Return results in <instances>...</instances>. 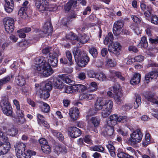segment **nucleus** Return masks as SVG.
Returning <instances> with one entry per match:
<instances>
[{
    "label": "nucleus",
    "instance_id": "obj_40",
    "mask_svg": "<svg viewBox=\"0 0 158 158\" xmlns=\"http://www.w3.org/2000/svg\"><path fill=\"white\" fill-rule=\"evenodd\" d=\"M75 2L73 0H69L64 6V10L66 12L69 11L71 9L72 6Z\"/></svg>",
    "mask_w": 158,
    "mask_h": 158
},
{
    "label": "nucleus",
    "instance_id": "obj_55",
    "mask_svg": "<svg viewBox=\"0 0 158 158\" xmlns=\"http://www.w3.org/2000/svg\"><path fill=\"white\" fill-rule=\"evenodd\" d=\"M131 28L133 30L135 33L137 35L141 33V30H140V28L136 26L131 25Z\"/></svg>",
    "mask_w": 158,
    "mask_h": 158
},
{
    "label": "nucleus",
    "instance_id": "obj_52",
    "mask_svg": "<svg viewBox=\"0 0 158 158\" xmlns=\"http://www.w3.org/2000/svg\"><path fill=\"white\" fill-rule=\"evenodd\" d=\"M106 65L110 67H113L116 65V62L112 59L108 58L106 60Z\"/></svg>",
    "mask_w": 158,
    "mask_h": 158
},
{
    "label": "nucleus",
    "instance_id": "obj_15",
    "mask_svg": "<svg viewBox=\"0 0 158 158\" xmlns=\"http://www.w3.org/2000/svg\"><path fill=\"white\" fill-rule=\"evenodd\" d=\"M26 149V146L24 143L19 142L17 143L15 150L16 151V154L18 158L21 156Z\"/></svg>",
    "mask_w": 158,
    "mask_h": 158
},
{
    "label": "nucleus",
    "instance_id": "obj_43",
    "mask_svg": "<svg viewBox=\"0 0 158 158\" xmlns=\"http://www.w3.org/2000/svg\"><path fill=\"white\" fill-rule=\"evenodd\" d=\"M141 103V97L139 95H135V102L134 103V107L135 109L137 108Z\"/></svg>",
    "mask_w": 158,
    "mask_h": 158
},
{
    "label": "nucleus",
    "instance_id": "obj_25",
    "mask_svg": "<svg viewBox=\"0 0 158 158\" xmlns=\"http://www.w3.org/2000/svg\"><path fill=\"white\" fill-rule=\"evenodd\" d=\"M15 82L18 86H23L26 84V79L24 77L19 75L16 77Z\"/></svg>",
    "mask_w": 158,
    "mask_h": 158
},
{
    "label": "nucleus",
    "instance_id": "obj_39",
    "mask_svg": "<svg viewBox=\"0 0 158 158\" xmlns=\"http://www.w3.org/2000/svg\"><path fill=\"white\" fill-rule=\"evenodd\" d=\"M42 103L43 105L40 108L41 111L46 113L48 112L50 110L49 106L46 103L43 102Z\"/></svg>",
    "mask_w": 158,
    "mask_h": 158
},
{
    "label": "nucleus",
    "instance_id": "obj_51",
    "mask_svg": "<svg viewBox=\"0 0 158 158\" xmlns=\"http://www.w3.org/2000/svg\"><path fill=\"white\" fill-rule=\"evenodd\" d=\"M102 109H103L102 112V115L103 118H106L110 114L111 111L104 108H103Z\"/></svg>",
    "mask_w": 158,
    "mask_h": 158
},
{
    "label": "nucleus",
    "instance_id": "obj_16",
    "mask_svg": "<svg viewBox=\"0 0 158 158\" xmlns=\"http://www.w3.org/2000/svg\"><path fill=\"white\" fill-rule=\"evenodd\" d=\"M79 110L76 107L71 108L69 111V114L71 120L73 121L76 120L78 117Z\"/></svg>",
    "mask_w": 158,
    "mask_h": 158
},
{
    "label": "nucleus",
    "instance_id": "obj_61",
    "mask_svg": "<svg viewBox=\"0 0 158 158\" xmlns=\"http://www.w3.org/2000/svg\"><path fill=\"white\" fill-rule=\"evenodd\" d=\"M151 22L155 24H158V17L156 15L152 16L151 19Z\"/></svg>",
    "mask_w": 158,
    "mask_h": 158
},
{
    "label": "nucleus",
    "instance_id": "obj_10",
    "mask_svg": "<svg viewBox=\"0 0 158 158\" xmlns=\"http://www.w3.org/2000/svg\"><path fill=\"white\" fill-rule=\"evenodd\" d=\"M81 131L77 127H70L68 129V133L69 136L71 138L75 139L81 136Z\"/></svg>",
    "mask_w": 158,
    "mask_h": 158
},
{
    "label": "nucleus",
    "instance_id": "obj_47",
    "mask_svg": "<svg viewBox=\"0 0 158 158\" xmlns=\"http://www.w3.org/2000/svg\"><path fill=\"white\" fill-rule=\"evenodd\" d=\"M112 74L114 76L116 77L122 81L125 80V78L122 76V73L120 72L114 71L112 72Z\"/></svg>",
    "mask_w": 158,
    "mask_h": 158
},
{
    "label": "nucleus",
    "instance_id": "obj_64",
    "mask_svg": "<svg viewBox=\"0 0 158 158\" xmlns=\"http://www.w3.org/2000/svg\"><path fill=\"white\" fill-rule=\"evenodd\" d=\"M141 157L142 158H156V156L153 153L150 155V156L146 154L142 155Z\"/></svg>",
    "mask_w": 158,
    "mask_h": 158
},
{
    "label": "nucleus",
    "instance_id": "obj_12",
    "mask_svg": "<svg viewBox=\"0 0 158 158\" xmlns=\"http://www.w3.org/2000/svg\"><path fill=\"white\" fill-rule=\"evenodd\" d=\"M10 144L9 142L6 141H0V155L6 154L10 148Z\"/></svg>",
    "mask_w": 158,
    "mask_h": 158
},
{
    "label": "nucleus",
    "instance_id": "obj_5",
    "mask_svg": "<svg viewBox=\"0 0 158 158\" xmlns=\"http://www.w3.org/2000/svg\"><path fill=\"white\" fill-rule=\"evenodd\" d=\"M0 106L3 114L7 116H12L13 109L8 100L5 98H3L0 102Z\"/></svg>",
    "mask_w": 158,
    "mask_h": 158
},
{
    "label": "nucleus",
    "instance_id": "obj_45",
    "mask_svg": "<svg viewBox=\"0 0 158 158\" xmlns=\"http://www.w3.org/2000/svg\"><path fill=\"white\" fill-rule=\"evenodd\" d=\"M75 91L73 89V86H65L64 87V92L68 94H71L74 93Z\"/></svg>",
    "mask_w": 158,
    "mask_h": 158
},
{
    "label": "nucleus",
    "instance_id": "obj_49",
    "mask_svg": "<svg viewBox=\"0 0 158 158\" xmlns=\"http://www.w3.org/2000/svg\"><path fill=\"white\" fill-rule=\"evenodd\" d=\"M8 139L7 134L0 130V141H6Z\"/></svg>",
    "mask_w": 158,
    "mask_h": 158
},
{
    "label": "nucleus",
    "instance_id": "obj_3",
    "mask_svg": "<svg viewBox=\"0 0 158 158\" xmlns=\"http://www.w3.org/2000/svg\"><path fill=\"white\" fill-rule=\"evenodd\" d=\"M113 40H103V43L105 45H108V50L109 52L118 56L120 54L122 47L119 43H114Z\"/></svg>",
    "mask_w": 158,
    "mask_h": 158
},
{
    "label": "nucleus",
    "instance_id": "obj_34",
    "mask_svg": "<svg viewBox=\"0 0 158 158\" xmlns=\"http://www.w3.org/2000/svg\"><path fill=\"white\" fill-rule=\"evenodd\" d=\"M68 75L64 74L60 75V77L62 80L63 82L67 84H69L72 82V80Z\"/></svg>",
    "mask_w": 158,
    "mask_h": 158
},
{
    "label": "nucleus",
    "instance_id": "obj_32",
    "mask_svg": "<svg viewBox=\"0 0 158 158\" xmlns=\"http://www.w3.org/2000/svg\"><path fill=\"white\" fill-rule=\"evenodd\" d=\"M52 84L50 78L46 81L43 89L50 91L52 88Z\"/></svg>",
    "mask_w": 158,
    "mask_h": 158
},
{
    "label": "nucleus",
    "instance_id": "obj_35",
    "mask_svg": "<svg viewBox=\"0 0 158 158\" xmlns=\"http://www.w3.org/2000/svg\"><path fill=\"white\" fill-rule=\"evenodd\" d=\"M73 45L77 44L78 47H81L85 43L88 42V40H70Z\"/></svg>",
    "mask_w": 158,
    "mask_h": 158
},
{
    "label": "nucleus",
    "instance_id": "obj_57",
    "mask_svg": "<svg viewBox=\"0 0 158 158\" xmlns=\"http://www.w3.org/2000/svg\"><path fill=\"white\" fill-rule=\"evenodd\" d=\"M51 50L52 48L51 47L48 46L42 50V53L45 55H47L48 54H49H49L52 53L50 52L51 51Z\"/></svg>",
    "mask_w": 158,
    "mask_h": 158
},
{
    "label": "nucleus",
    "instance_id": "obj_42",
    "mask_svg": "<svg viewBox=\"0 0 158 158\" xmlns=\"http://www.w3.org/2000/svg\"><path fill=\"white\" fill-rule=\"evenodd\" d=\"M7 132L10 135L14 136L18 134V129L16 128L12 127L10 129H8Z\"/></svg>",
    "mask_w": 158,
    "mask_h": 158
},
{
    "label": "nucleus",
    "instance_id": "obj_29",
    "mask_svg": "<svg viewBox=\"0 0 158 158\" xmlns=\"http://www.w3.org/2000/svg\"><path fill=\"white\" fill-rule=\"evenodd\" d=\"M49 91L40 89L39 91L40 98L44 99L48 98L50 96Z\"/></svg>",
    "mask_w": 158,
    "mask_h": 158
},
{
    "label": "nucleus",
    "instance_id": "obj_23",
    "mask_svg": "<svg viewBox=\"0 0 158 158\" xmlns=\"http://www.w3.org/2000/svg\"><path fill=\"white\" fill-rule=\"evenodd\" d=\"M104 101L102 98H98L95 104V107L97 110H100L103 108Z\"/></svg>",
    "mask_w": 158,
    "mask_h": 158
},
{
    "label": "nucleus",
    "instance_id": "obj_53",
    "mask_svg": "<svg viewBox=\"0 0 158 158\" xmlns=\"http://www.w3.org/2000/svg\"><path fill=\"white\" fill-rule=\"evenodd\" d=\"M93 150L94 151L103 152L104 149V148L101 145H95L93 147Z\"/></svg>",
    "mask_w": 158,
    "mask_h": 158
},
{
    "label": "nucleus",
    "instance_id": "obj_62",
    "mask_svg": "<svg viewBox=\"0 0 158 158\" xmlns=\"http://www.w3.org/2000/svg\"><path fill=\"white\" fill-rule=\"evenodd\" d=\"M131 17L133 21L135 23L139 24L141 22V19L140 18L135 15H132Z\"/></svg>",
    "mask_w": 158,
    "mask_h": 158
},
{
    "label": "nucleus",
    "instance_id": "obj_4",
    "mask_svg": "<svg viewBox=\"0 0 158 158\" xmlns=\"http://www.w3.org/2000/svg\"><path fill=\"white\" fill-rule=\"evenodd\" d=\"M143 136V134L141 130L137 129L130 134V137L128 139L127 142L131 145H134L141 141Z\"/></svg>",
    "mask_w": 158,
    "mask_h": 158
},
{
    "label": "nucleus",
    "instance_id": "obj_2",
    "mask_svg": "<svg viewBox=\"0 0 158 158\" xmlns=\"http://www.w3.org/2000/svg\"><path fill=\"white\" fill-rule=\"evenodd\" d=\"M73 55L75 61L78 66L80 67H85L89 61V58L87 54L82 52L78 48L74 50Z\"/></svg>",
    "mask_w": 158,
    "mask_h": 158
},
{
    "label": "nucleus",
    "instance_id": "obj_59",
    "mask_svg": "<svg viewBox=\"0 0 158 158\" xmlns=\"http://www.w3.org/2000/svg\"><path fill=\"white\" fill-rule=\"evenodd\" d=\"M128 119L126 116H119L118 122L122 123H126L127 122Z\"/></svg>",
    "mask_w": 158,
    "mask_h": 158
},
{
    "label": "nucleus",
    "instance_id": "obj_6",
    "mask_svg": "<svg viewBox=\"0 0 158 158\" xmlns=\"http://www.w3.org/2000/svg\"><path fill=\"white\" fill-rule=\"evenodd\" d=\"M3 23L6 31L8 33H11L14 30V20L11 18H6L3 19Z\"/></svg>",
    "mask_w": 158,
    "mask_h": 158
},
{
    "label": "nucleus",
    "instance_id": "obj_1",
    "mask_svg": "<svg viewBox=\"0 0 158 158\" xmlns=\"http://www.w3.org/2000/svg\"><path fill=\"white\" fill-rule=\"evenodd\" d=\"M35 62L32 67L35 74L38 76L41 74L44 77H48L53 72L51 65L52 67L56 66L58 59L52 53H50L48 60L47 58L41 56L36 58Z\"/></svg>",
    "mask_w": 158,
    "mask_h": 158
},
{
    "label": "nucleus",
    "instance_id": "obj_41",
    "mask_svg": "<svg viewBox=\"0 0 158 158\" xmlns=\"http://www.w3.org/2000/svg\"><path fill=\"white\" fill-rule=\"evenodd\" d=\"M41 148L42 151L45 154H48L51 152V149L50 147L47 144L44 146H41Z\"/></svg>",
    "mask_w": 158,
    "mask_h": 158
},
{
    "label": "nucleus",
    "instance_id": "obj_7",
    "mask_svg": "<svg viewBox=\"0 0 158 158\" xmlns=\"http://www.w3.org/2000/svg\"><path fill=\"white\" fill-rule=\"evenodd\" d=\"M52 31V27L50 21H47L44 24L43 32H42L44 33V34L39 33L38 34L37 38L40 39L42 38L43 37H44L49 35L51 34Z\"/></svg>",
    "mask_w": 158,
    "mask_h": 158
},
{
    "label": "nucleus",
    "instance_id": "obj_46",
    "mask_svg": "<svg viewBox=\"0 0 158 158\" xmlns=\"http://www.w3.org/2000/svg\"><path fill=\"white\" fill-rule=\"evenodd\" d=\"M89 52L94 58H96L97 57L98 52L96 48L94 47L91 48L89 49Z\"/></svg>",
    "mask_w": 158,
    "mask_h": 158
},
{
    "label": "nucleus",
    "instance_id": "obj_11",
    "mask_svg": "<svg viewBox=\"0 0 158 158\" xmlns=\"http://www.w3.org/2000/svg\"><path fill=\"white\" fill-rule=\"evenodd\" d=\"M50 80H51L52 85L55 89H61L64 86V83L60 77V75L59 78L52 77L50 78Z\"/></svg>",
    "mask_w": 158,
    "mask_h": 158
},
{
    "label": "nucleus",
    "instance_id": "obj_22",
    "mask_svg": "<svg viewBox=\"0 0 158 158\" xmlns=\"http://www.w3.org/2000/svg\"><path fill=\"white\" fill-rule=\"evenodd\" d=\"M109 118L110 120L107 121V124L109 125H115L117 123V122L119 119V117L117 114H113L110 115Z\"/></svg>",
    "mask_w": 158,
    "mask_h": 158
},
{
    "label": "nucleus",
    "instance_id": "obj_63",
    "mask_svg": "<svg viewBox=\"0 0 158 158\" xmlns=\"http://www.w3.org/2000/svg\"><path fill=\"white\" fill-rule=\"evenodd\" d=\"M134 59L135 62H140L143 60L144 57L141 55H139L135 56L134 58Z\"/></svg>",
    "mask_w": 158,
    "mask_h": 158
},
{
    "label": "nucleus",
    "instance_id": "obj_36",
    "mask_svg": "<svg viewBox=\"0 0 158 158\" xmlns=\"http://www.w3.org/2000/svg\"><path fill=\"white\" fill-rule=\"evenodd\" d=\"M80 97L81 99H85L86 100H90L94 99V97L93 94L84 93L81 95Z\"/></svg>",
    "mask_w": 158,
    "mask_h": 158
},
{
    "label": "nucleus",
    "instance_id": "obj_48",
    "mask_svg": "<svg viewBox=\"0 0 158 158\" xmlns=\"http://www.w3.org/2000/svg\"><path fill=\"white\" fill-rule=\"evenodd\" d=\"M28 41V40H22L18 43V45L20 48H25L29 44Z\"/></svg>",
    "mask_w": 158,
    "mask_h": 158
},
{
    "label": "nucleus",
    "instance_id": "obj_37",
    "mask_svg": "<svg viewBox=\"0 0 158 158\" xmlns=\"http://www.w3.org/2000/svg\"><path fill=\"white\" fill-rule=\"evenodd\" d=\"M95 78L100 81H104L106 80V77L105 75L102 72L96 73Z\"/></svg>",
    "mask_w": 158,
    "mask_h": 158
},
{
    "label": "nucleus",
    "instance_id": "obj_31",
    "mask_svg": "<svg viewBox=\"0 0 158 158\" xmlns=\"http://www.w3.org/2000/svg\"><path fill=\"white\" fill-rule=\"evenodd\" d=\"M27 9V7H22L19 11L18 15L22 18L24 19H26L27 16V14L26 13V11Z\"/></svg>",
    "mask_w": 158,
    "mask_h": 158
},
{
    "label": "nucleus",
    "instance_id": "obj_19",
    "mask_svg": "<svg viewBox=\"0 0 158 158\" xmlns=\"http://www.w3.org/2000/svg\"><path fill=\"white\" fill-rule=\"evenodd\" d=\"M117 156L119 158H134V155L130 152L125 153L123 151V150L119 148L118 150Z\"/></svg>",
    "mask_w": 158,
    "mask_h": 158
},
{
    "label": "nucleus",
    "instance_id": "obj_60",
    "mask_svg": "<svg viewBox=\"0 0 158 158\" xmlns=\"http://www.w3.org/2000/svg\"><path fill=\"white\" fill-rule=\"evenodd\" d=\"M132 107V104L131 103L126 104L122 107V109L125 111H128L131 109Z\"/></svg>",
    "mask_w": 158,
    "mask_h": 158
},
{
    "label": "nucleus",
    "instance_id": "obj_8",
    "mask_svg": "<svg viewBox=\"0 0 158 158\" xmlns=\"http://www.w3.org/2000/svg\"><path fill=\"white\" fill-rule=\"evenodd\" d=\"M65 55L66 57H64L60 59V63L64 64H67L69 66L73 65L74 64V60L71 52L69 50L66 51Z\"/></svg>",
    "mask_w": 158,
    "mask_h": 158
},
{
    "label": "nucleus",
    "instance_id": "obj_44",
    "mask_svg": "<svg viewBox=\"0 0 158 158\" xmlns=\"http://www.w3.org/2000/svg\"><path fill=\"white\" fill-rule=\"evenodd\" d=\"M95 113V110L94 108H90L89 110L86 113V119L88 120L89 118V117L94 115Z\"/></svg>",
    "mask_w": 158,
    "mask_h": 158
},
{
    "label": "nucleus",
    "instance_id": "obj_24",
    "mask_svg": "<svg viewBox=\"0 0 158 158\" xmlns=\"http://www.w3.org/2000/svg\"><path fill=\"white\" fill-rule=\"evenodd\" d=\"M141 77V75L139 73L135 74L130 81V83L132 85L139 84L140 81Z\"/></svg>",
    "mask_w": 158,
    "mask_h": 158
},
{
    "label": "nucleus",
    "instance_id": "obj_28",
    "mask_svg": "<svg viewBox=\"0 0 158 158\" xmlns=\"http://www.w3.org/2000/svg\"><path fill=\"white\" fill-rule=\"evenodd\" d=\"M73 86L75 92L76 93L83 92L86 88L85 86L81 84L74 85Z\"/></svg>",
    "mask_w": 158,
    "mask_h": 158
},
{
    "label": "nucleus",
    "instance_id": "obj_9",
    "mask_svg": "<svg viewBox=\"0 0 158 158\" xmlns=\"http://www.w3.org/2000/svg\"><path fill=\"white\" fill-rule=\"evenodd\" d=\"M123 25V20H118L114 23L113 28V33L114 35L118 36L121 34Z\"/></svg>",
    "mask_w": 158,
    "mask_h": 158
},
{
    "label": "nucleus",
    "instance_id": "obj_21",
    "mask_svg": "<svg viewBox=\"0 0 158 158\" xmlns=\"http://www.w3.org/2000/svg\"><path fill=\"white\" fill-rule=\"evenodd\" d=\"M36 152L35 151L26 149L19 158H30L32 156L36 155Z\"/></svg>",
    "mask_w": 158,
    "mask_h": 158
},
{
    "label": "nucleus",
    "instance_id": "obj_56",
    "mask_svg": "<svg viewBox=\"0 0 158 158\" xmlns=\"http://www.w3.org/2000/svg\"><path fill=\"white\" fill-rule=\"evenodd\" d=\"M66 38L67 40H77V38L76 35L74 33H71L66 35Z\"/></svg>",
    "mask_w": 158,
    "mask_h": 158
},
{
    "label": "nucleus",
    "instance_id": "obj_38",
    "mask_svg": "<svg viewBox=\"0 0 158 158\" xmlns=\"http://www.w3.org/2000/svg\"><path fill=\"white\" fill-rule=\"evenodd\" d=\"M150 43L152 44L154 48L152 49V51L155 53L158 52V40H149Z\"/></svg>",
    "mask_w": 158,
    "mask_h": 158
},
{
    "label": "nucleus",
    "instance_id": "obj_30",
    "mask_svg": "<svg viewBox=\"0 0 158 158\" xmlns=\"http://www.w3.org/2000/svg\"><path fill=\"white\" fill-rule=\"evenodd\" d=\"M51 131L54 136H56L60 141L63 142L64 138V136L62 133L60 132H58L56 130H53Z\"/></svg>",
    "mask_w": 158,
    "mask_h": 158
},
{
    "label": "nucleus",
    "instance_id": "obj_54",
    "mask_svg": "<svg viewBox=\"0 0 158 158\" xmlns=\"http://www.w3.org/2000/svg\"><path fill=\"white\" fill-rule=\"evenodd\" d=\"M96 74V73L93 70H89L87 71V74L90 78L95 77Z\"/></svg>",
    "mask_w": 158,
    "mask_h": 158
},
{
    "label": "nucleus",
    "instance_id": "obj_20",
    "mask_svg": "<svg viewBox=\"0 0 158 158\" xmlns=\"http://www.w3.org/2000/svg\"><path fill=\"white\" fill-rule=\"evenodd\" d=\"M145 98L148 101L153 104L158 105V97H156L154 94H148L145 95Z\"/></svg>",
    "mask_w": 158,
    "mask_h": 158
},
{
    "label": "nucleus",
    "instance_id": "obj_50",
    "mask_svg": "<svg viewBox=\"0 0 158 158\" xmlns=\"http://www.w3.org/2000/svg\"><path fill=\"white\" fill-rule=\"evenodd\" d=\"M37 121L38 124L40 125L42 124V122L45 120V118L42 115L40 114H37Z\"/></svg>",
    "mask_w": 158,
    "mask_h": 158
},
{
    "label": "nucleus",
    "instance_id": "obj_17",
    "mask_svg": "<svg viewBox=\"0 0 158 158\" xmlns=\"http://www.w3.org/2000/svg\"><path fill=\"white\" fill-rule=\"evenodd\" d=\"M5 3L4 8L5 11L8 13L11 12L14 9V1L13 0H4Z\"/></svg>",
    "mask_w": 158,
    "mask_h": 158
},
{
    "label": "nucleus",
    "instance_id": "obj_13",
    "mask_svg": "<svg viewBox=\"0 0 158 158\" xmlns=\"http://www.w3.org/2000/svg\"><path fill=\"white\" fill-rule=\"evenodd\" d=\"M158 77V72L154 70L148 72L145 74L144 80L145 82L149 83L153 79H156Z\"/></svg>",
    "mask_w": 158,
    "mask_h": 158
},
{
    "label": "nucleus",
    "instance_id": "obj_26",
    "mask_svg": "<svg viewBox=\"0 0 158 158\" xmlns=\"http://www.w3.org/2000/svg\"><path fill=\"white\" fill-rule=\"evenodd\" d=\"M54 150L57 153H66L67 149L64 146H62L59 144H56L55 146Z\"/></svg>",
    "mask_w": 158,
    "mask_h": 158
},
{
    "label": "nucleus",
    "instance_id": "obj_14",
    "mask_svg": "<svg viewBox=\"0 0 158 158\" xmlns=\"http://www.w3.org/2000/svg\"><path fill=\"white\" fill-rule=\"evenodd\" d=\"M48 5V3L46 0H36L35 5L38 10L43 12L46 10V6Z\"/></svg>",
    "mask_w": 158,
    "mask_h": 158
},
{
    "label": "nucleus",
    "instance_id": "obj_58",
    "mask_svg": "<svg viewBox=\"0 0 158 158\" xmlns=\"http://www.w3.org/2000/svg\"><path fill=\"white\" fill-rule=\"evenodd\" d=\"M148 68L150 67H158V64L155 63L152 60H148V63L147 65Z\"/></svg>",
    "mask_w": 158,
    "mask_h": 158
},
{
    "label": "nucleus",
    "instance_id": "obj_33",
    "mask_svg": "<svg viewBox=\"0 0 158 158\" xmlns=\"http://www.w3.org/2000/svg\"><path fill=\"white\" fill-rule=\"evenodd\" d=\"M113 105V102L112 101L107 100L105 101L103 108L112 111Z\"/></svg>",
    "mask_w": 158,
    "mask_h": 158
},
{
    "label": "nucleus",
    "instance_id": "obj_18",
    "mask_svg": "<svg viewBox=\"0 0 158 158\" xmlns=\"http://www.w3.org/2000/svg\"><path fill=\"white\" fill-rule=\"evenodd\" d=\"M114 126L112 125H109L107 123L105 126L104 131L106 136L111 137L113 135L114 132Z\"/></svg>",
    "mask_w": 158,
    "mask_h": 158
},
{
    "label": "nucleus",
    "instance_id": "obj_27",
    "mask_svg": "<svg viewBox=\"0 0 158 158\" xmlns=\"http://www.w3.org/2000/svg\"><path fill=\"white\" fill-rule=\"evenodd\" d=\"M90 122L95 128H97L99 126L100 119L99 117L97 116L92 117L90 119Z\"/></svg>",
    "mask_w": 158,
    "mask_h": 158
}]
</instances>
